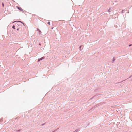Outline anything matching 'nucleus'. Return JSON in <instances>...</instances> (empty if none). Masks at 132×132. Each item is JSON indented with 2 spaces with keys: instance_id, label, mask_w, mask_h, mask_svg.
Wrapping results in <instances>:
<instances>
[{
  "instance_id": "f257e3e1",
  "label": "nucleus",
  "mask_w": 132,
  "mask_h": 132,
  "mask_svg": "<svg viewBox=\"0 0 132 132\" xmlns=\"http://www.w3.org/2000/svg\"><path fill=\"white\" fill-rule=\"evenodd\" d=\"M17 8L19 10L22 11L23 12V9L21 7H20L18 6H17Z\"/></svg>"
},
{
  "instance_id": "f03ea898",
  "label": "nucleus",
  "mask_w": 132,
  "mask_h": 132,
  "mask_svg": "<svg viewBox=\"0 0 132 132\" xmlns=\"http://www.w3.org/2000/svg\"><path fill=\"white\" fill-rule=\"evenodd\" d=\"M44 59V57H42L41 58L38 59V61H37L38 62H39L40 60H41L42 59Z\"/></svg>"
},
{
  "instance_id": "7ed1b4c3",
  "label": "nucleus",
  "mask_w": 132,
  "mask_h": 132,
  "mask_svg": "<svg viewBox=\"0 0 132 132\" xmlns=\"http://www.w3.org/2000/svg\"><path fill=\"white\" fill-rule=\"evenodd\" d=\"M37 31H38L39 34H41L42 33L41 31L38 28H37Z\"/></svg>"
},
{
  "instance_id": "20e7f679",
  "label": "nucleus",
  "mask_w": 132,
  "mask_h": 132,
  "mask_svg": "<svg viewBox=\"0 0 132 132\" xmlns=\"http://www.w3.org/2000/svg\"><path fill=\"white\" fill-rule=\"evenodd\" d=\"M20 22L21 23H23V25L24 26V24L23 22H21V21H14V22H13V23H14V22Z\"/></svg>"
},
{
  "instance_id": "39448f33",
  "label": "nucleus",
  "mask_w": 132,
  "mask_h": 132,
  "mask_svg": "<svg viewBox=\"0 0 132 132\" xmlns=\"http://www.w3.org/2000/svg\"><path fill=\"white\" fill-rule=\"evenodd\" d=\"M116 60V59L114 58L113 57L112 58V63H114V61H115Z\"/></svg>"
},
{
  "instance_id": "423d86ee",
  "label": "nucleus",
  "mask_w": 132,
  "mask_h": 132,
  "mask_svg": "<svg viewBox=\"0 0 132 132\" xmlns=\"http://www.w3.org/2000/svg\"><path fill=\"white\" fill-rule=\"evenodd\" d=\"M94 95V96L92 97L91 98V99H93L94 98V97H96L98 95Z\"/></svg>"
},
{
  "instance_id": "0eeeda50",
  "label": "nucleus",
  "mask_w": 132,
  "mask_h": 132,
  "mask_svg": "<svg viewBox=\"0 0 132 132\" xmlns=\"http://www.w3.org/2000/svg\"><path fill=\"white\" fill-rule=\"evenodd\" d=\"M79 131V129H76L73 132H78Z\"/></svg>"
},
{
  "instance_id": "6e6552de",
  "label": "nucleus",
  "mask_w": 132,
  "mask_h": 132,
  "mask_svg": "<svg viewBox=\"0 0 132 132\" xmlns=\"http://www.w3.org/2000/svg\"><path fill=\"white\" fill-rule=\"evenodd\" d=\"M110 9H111V8H109V9H108V10L107 11L108 12H111Z\"/></svg>"
},
{
  "instance_id": "1a4fd4ad",
  "label": "nucleus",
  "mask_w": 132,
  "mask_h": 132,
  "mask_svg": "<svg viewBox=\"0 0 132 132\" xmlns=\"http://www.w3.org/2000/svg\"><path fill=\"white\" fill-rule=\"evenodd\" d=\"M12 28L14 29H15V26L14 25H13L12 26Z\"/></svg>"
},
{
  "instance_id": "9d476101",
  "label": "nucleus",
  "mask_w": 132,
  "mask_h": 132,
  "mask_svg": "<svg viewBox=\"0 0 132 132\" xmlns=\"http://www.w3.org/2000/svg\"><path fill=\"white\" fill-rule=\"evenodd\" d=\"M3 118H1L0 120V121L1 122H2L3 121Z\"/></svg>"
},
{
  "instance_id": "9b49d317",
  "label": "nucleus",
  "mask_w": 132,
  "mask_h": 132,
  "mask_svg": "<svg viewBox=\"0 0 132 132\" xmlns=\"http://www.w3.org/2000/svg\"><path fill=\"white\" fill-rule=\"evenodd\" d=\"M82 46H81L79 47L80 49L81 50V51L82 50V49H81V47Z\"/></svg>"
},
{
  "instance_id": "f8f14e48",
  "label": "nucleus",
  "mask_w": 132,
  "mask_h": 132,
  "mask_svg": "<svg viewBox=\"0 0 132 132\" xmlns=\"http://www.w3.org/2000/svg\"><path fill=\"white\" fill-rule=\"evenodd\" d=\"M2 7H4V4L3 2L2 3Z\"/></svg>"
},
{
  "instance_id": "ddd939ff",
  "label": "nucleus",
  "mask_w": 132,
  "mask_h": 132,
  "mask_svg": "<svg viewBox=\"0 0 132 132\" xmlns=\"http://www.w3.org/2000/svg\"><path fill=\"white\" fill-rule=\"evenodd\" d=\"M47 24H48L50 25V22H47Z\"/></svg>"
},
{
  "instance_id": "4468645a",
  "label": "nucleus",
  "mask_w": 132,
  "mask_h": 132,
  "mask_svg": "<svg viewBox=\"0 0 132 132\" xmlns=\"http://www.w3.org/2000/svg\"><path fill=\"white\" fill-rule=\"evenodd\" d=\"M45 124V123H43V124H42L41 125V126H43Z\"/></svg>"
},
{
  "instance_id": "2eb2a0df",
  "label": "nucleus",
  "mask_w": 132,
  "mask_h": 132,
  "mask_svg": "<svg viewBox=\"0 0 132 132\" xmlns=\"http://www.w3.org/2000/svg\"><path fill=\"white\" fill-rule=\"evenodd\" d=\"M132 45V44H130L129 45V47H130V46H131Z\"/></svg>"
},
{
  "instance_id": "dca6fc26",
  "label": "nucleus",
  "mask_w": 132,
  "mask_h": 132,
  "mask_svg": "<svg viewBox=\"0 0 132 132\" xmlns=\"http://www.w3.org/2000/svg\"><path fill=\"white\" fill-rule=\"evenodd\" d=\"M132 76V75H131L128 78H130Z\"/></svg>"
},
{
  "instance_id": "f3484780",
  "label": "nucleus",
  "mask_w": 132,
  "mask_h": 132,
  "mask_svg": "<svg viewBox=\"0 0 132 132\" xmlns=\"http://www.w3.org/2000/svg\"><path fill=\"white\" fill-rule=\"evenodd\" d=\"M124 11L123 10H122V12H121V13H123V11Z\"/></svg>"
},
{
  "instance_id": "a211bd4d",
  "label": "nucleus",
  "mask_w": 132,
  "mask_h": 132,
  "mask_svg": "<svg viewBox=\"0 0 132 132\" xmlns=\"http://www.w3.org/2000/svg\"><path fill=\"white\" fill-rule=\"evenodd\" d=\"M21 131V130H20V129L19 130H17V131Z\"/></svg>"
},
{
  "instance_id": "6ab92c4d",
  "label": "nucleus",
  "mask_w": 132,
  "mask_h": 132,
  "mask_svg": "<svg viewBox=\"0 0 132 132\" xmlns=\"http://www.w3.org/2000/svg\"><path fill=\"white\" fill-rule=\"evenodd\" d=\"M19 28H18L17 29V31H18L19 30Z\"/></svg>"
},
{
  "instance_id": "aec40b11",
  "label": "nucleus",
  "mask_w": 132,
  "mask_h": 132,
  "mask_svg": "<svg viewBox=\"0 0 132 132\" xmlns=\"http://www.w3.org/2000/svg\"><path fill=\"white\" fill-rule=\"evenodd\" d=\"M39 44L40 46L41 45V44L40 43H39Z\"/></svg>"
},
{
  "instance_id": "412c9836",
  "label": "nucleus",
  "mask_w": 132,
  "mask_h": 132,
  "mask_svg": "<svg viewBox=\"0 0 132 132\" xmlns=\"http://www.w3.org/2000/svg\"><path fill=\"white\" fill-rule=\"evenodd\" d=\"M18 117H16V118H15V119H18Z\"/></svg>"
},
{
  "instance_id": "4be33fe9",
  "label": "nucleus",
  "mask_w": 132,
  "mask_h": 132,
  "mask_svg": "<svg viewBox=\"0 0 132 132\" xmlns=\"http://www.w3.org/2000/svg\"><path fill=\"white\" fill-rule=\"evenodd\" d=\"M53 27H52V28H51L52 29H53Z\"/></svg>"
},
{
  "instance_id": "5701e85b",
  "label": "nucleus",
  "mask_w": 132,
  "mask_h": 132,
  "mask_svg": "<svg viewBox=\"0 0 132 132\" xmlns=\"http://www.w3.org/2000/svg\"><path fill=\"white\" fill-rule=\"evenodd\" d=\"M125 80H124L123 81H125Z\"/></svg>"
},
{
  "instance_id": "b1692460",
  "label": "nucleus",
  "mask_w": 132,
  "mask_h": 132,
  "mask_svg": "<svg viewBox=\"0 0 132 132\" xmlns=\"http://www.w3.org/2000/svg\"><path fill=\"white\" fill-rule=\"evenodd\" d=\"M19 24H18L17 23V24L18 25Z\"/></svg>"
},
{
  "instance_id": "393cba45",
  "label": "nucleus",
  "mask_w": 132,
  "mask_h": 132,
  "mask_svg": "<svg viewBox=\"0 0 132 132\" xmlns=\"http://www.w3.org/2000/svg\"><path fill=\"white\" fill-rule=\"evenodd\" d=\"M131 81H132V80H131Z\"/></svg>"
}]
</instances>
